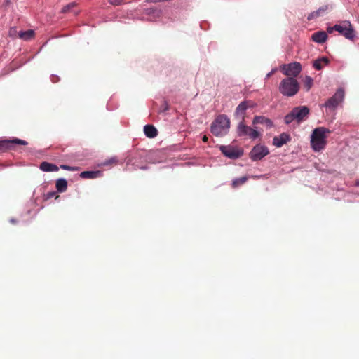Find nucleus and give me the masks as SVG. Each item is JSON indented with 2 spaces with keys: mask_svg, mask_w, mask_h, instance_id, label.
I'll return each instance as SVG.
<instances>
[{
  "mask_svg": "<svg viewBox=\"0 0 359 359\" xmlns=\"http://www.w3.org/2000/svg\"><path fill=\"white\" fill-rule=\"evenodd\" d=\"M144 135L149 138L156 137L158 135L157 129L153 126L150 124L145 125L144 127Z\"/></svg>",
  "mask_w": 359,
  "mask_h": 359,
  "instance_id": "f3484780",
  "label": "nucleus"
},
{
  "mask_svg": "<svg viewBox=\"0 0 359 359\" xmlns=\"http://www.w3.org/2000/svg\"><path fill=\"white\" fill-rule=\"evenodd\" d=\"M68 182L65 178H59L56 180L55 187L57 191L59 193H63L67 189Z\"/></svg>",
  "mask_w": 359,
  "mask_h": 359,
  "instance_id": "a211bd4d",
  "label": "nucleus"
},
{
  "mask_svg": "<svg viewBox=\"0 0 359 359\" xmlns=\"http://www.w3.org/2000/svg\"><path fill=\"white\" fill-rule=\"evenodd\" d=\"M55 194H56V191H49L45 195V199L49 200V199L52 198L53 197H54L55 196Z\"/></svg>",
  "mask_w": 359,
  "mask_h": 359,
  "instance_id": "2f4dec72",
  "label": "nucleus"
},
{
  "mask_svg": "<svg viewBox=\"0 0 359 359\" xmlns=\"http://www.w3.org/2000/svg\"><path fill=\"white\" fill-rule=\"evenodd\" d=\"M292 137L290 135L287 133H282L278 136H275L273 139V144L276 147H281L285 144L290 142Z\"/></svg>",
  "mask_w": 359,
  "mask_h": 359,
  "instance_id": "ddd939ff",
  "label": "nucleus"
},
{
  "mask_svg": "<svg viewBox=\"0 0 359 359\" xmlns=\"http://www.w3.org/2000/svg\"><path fill=\"white\" fill-rule=\"evenodd\" d=\"M203 142H207V141H208V137H207L206 136H204V137H203Z\"/></svg>",
  "mask_w": 359,
  "mask_h": 359,
  "instance_id": "ea45409f",
  "label": "nucleus"
},
{
  "mask_svg": "<svg viewBox=\"0 0 359 359\" xmlns=\"http://www.w3.org/2000/svg\"><path fill=\"white\" fill-rule=\"evenodd\" d=\"M355 186L359 187V180L355 181Z\"/></svg>",
  "mask_w": 359,
  "mask_h": 359,
  "instance_id": "58836bf2",
  "label": "nucleus"
},
{
  "mask_svg": "<svg viewBox=\"0 0 359 359\" xmlns=\"http://www.w3.org/2000/svg\"><path fill=\"white\" fill-rule=\"evenodd\" d=\"M101 175L102 172L99 170L83 171L80 174V176L84 179H95L100 177Z\"/></svg>",
  "mask_w": 359,
  "mask_h": 359,
  "instance_id": "6ab92c4d",
  "label": "nucleus"
},
{
  "mask_svg": "<svg viewBox=\"0 0 359 359\" xmlns=\"http://www.w3.org/2000/svg\"><path fill=\"white\" fill-rule=\"evenodd\" d=\"M337 26H338V24H335L333 27H327V32L326 33L332 34L333 32V31H337Z\"/></svg>",
  "mask_w": 359,
  "mask_h": 359,
  "instance_id": "7c9ffc66",
  "label": "nucleus"
},
{
  "mask_svg": "<svg viewBox=\"0 0 359 359\" xmlns=\"http://www.w3.org/2000/svg\"><path fill=\"white\" fill-rule=\"evenodd\" d=\"M317 18H318V15H317V14H316V12L314 11L309 14V15L307 16V20H312L316 19Z\"/></svg>",
  "mask_w": 359,
  "mask_h": 359,
  "instance_id": "473e14b6",
  "label": "nucleus"
},
{
  "mask_svg": "<svg viewBox=\"0 0 359 359\" xmlns=\"http://www.w3.org/2000/svg\"><path fill=\"white\" fill-rule=\"evenodd\" d=\"M328 9L327 5H324L323 6H320L319 8L315 11L316 14H317L318 18L320 16H322L325 15Z\"/></svg>",
  "mask_w": 359,
  "mask_h": 359,
  "instance_id": "a878e982",
  "label": "nucleus"
},
{
  "mask_svg": "<svg viewBox=\"0 0 359 359\" xmlns=\"http://www.w3.org/2000/svg\"><path fill=\"white\" fill-rule=\"evenodd\" d=\"M75 5H76V4L74 2H72V3L67 4L62 8L61 13H65L69 12L72 8H73L75 6Z\"/></svg>",
  "mask_w": 359,
  "mask_h": 359,
  "instance_id": "bb28decb",
  "label": "nucleus"
},
{
  "mask_svg": "<svg viewBox=\"0 0 359 359\" xmlns=\"http://www.w3.org/2000/svg\"><path fill=\"white\" fill-rule=\"evenodd\" d=\"M344 98V90L343 88H338L335 93L329 98L323 107L329 110H334Z\"/></svg>",
  "mask_w": 359,
  "mask_h": 359,
  "instance_id": "6e6552de",
  "label": "nucleus"
},
{
  "mask_svg": "<svg viewBox=\"0 0 359 359\" xmlns=\"http://www.w3.org/2000/svg\"><path fill=\"white\" fill-rule=\"evenodd\" d=\"M247 180H248L247 176H243L241 177L236 178L232 180L231 185L234 188L238 187L241 186V184H244L247 181Z\"/></svg>",
  "mask_w": 359,
  "mask_h": 359,
  "instance_id": "4be33fe9",
  "label": "nucleus"
},
{
  "mask_svg": "<svg viewBox=\"0 0 359 359\" xmlns=\"http://www.w3.org/2000/svg\"><path fill=\"white\" fill-rule=\"evenodd\" d=\"M236 135L238 137H249L252 140H256L261 136V133L255 128L246 125L245 120H241L236 126Z\"/></svg>",
  "mask_w": 359,
  "mask_h": 359,
  "instance_id": "39448f33",
  "label": "nucleus"
},
{
  "mask_svg": "<svg viewBox=\"0 0 359 359\" xmlns=\"http://www.w3.org/2000/svg\"><path fill=\"white\" fill-rule=\"evenodd\" d=\"M219 149L226 157L232 160H236L243 155L242 149L235 148L231 145H221Z\"/></svg>",
  "mask_w": 359,
  "mask_h": 359,
  "instance_id": "9d476101",
  "label": "nucleus"
},
{
  "mask_svg": "<svg viewBox=\"0 0 359 359\" xmlns=\"http://www.w3.org/2000/svg\"><path fill=\"white\" fill-rule=\"evenodd\" d=\"M330 131L324 127L315 128L311 135V146L314 151L318 152L326 146V134Z\"/></svg>",
  "mask_w": 359,
  "mask_h": 359,
  "instance_id": "f03ea898",
  "label": "nucleus"
},
{
  "mask_svg": "<svg viewBox=\"0 0 359 359\" xmlns=\"http://www.w3.org/2000/svg\"><path fill=\"white\" fill-rule=\"evenodd\" d=\"M276 71V69H272L271 71L270 72H269L266 75V77H265V79H268L270 78V76L271 75H273L274 74V72Z\"/></svg>",
  "mask_w": 359,
  "mask_h": 359,
  "instance_id": "e433bc0d",
  "label": "nucleus"
},
{
  "mask_svg": "<svg viewBox=\"0 0 359 359\" xmlns=\"http://www.w3.org/2000/svg\"><path fill=\"white\" fill-rule=\"evenodd\" d=\"M14 144L27 145L28 142L25 140L18 138H13V140H0V150L11 149Z\"/></svg>",
  "mask_w": 359,
  "mask_h": 359,
  "instance_id": "f8f14e48",
  "label": "nucleus"
},
{
  "mask_svg": "<svg viewBox=\"0 0 359 359\" xmlns=\"http://www.w3.org/2000/svg\"><path fill=\"white\" fill-rule=\"evenodd\" d=\"M10 222L12 223V224H15L17 222V221H16L15 219L11 218L10 219Z\"/></svg>",
  "mask_w": 359,
  "mask_h": 359,
  "instance_id": "4c0bfd02",
  "label": "nucleus"
},
{
  "mask_svg": "<svg viewBox=\"0 0 359 359\" xmlns=\"http://www.w3.org/2000/svg\"><path fill=\"white\" fill-rule=\"evenodd\" d=\"M19 37L25 41H29L34 36V31L28 29L26 31H20L18 34Z\"/></svg>",
  "mask_w": 359,
  "mask_h": 359,
  "instance_id": "aec40b11",
  "label": "nucleus"
},
{
  "mask_svg": "<svg viewBox=\"0 0 359 359\" xmlns=\"http://www.w3.org/2000/svg\"><path fill=\"white\" fill-rule=\"evenodd\" d=\"M126 163L128 165H131L132 166H133V168L135 170L140 169V170H145L149 168L147 165H141V166L138 165L137 164H136V163L135 161H133V159H128Z\"/></svg>",
  "mask_w": 359,
  "mask_h": 359,
  "instance_id": "b1692460",
  "label": "nucleus"
},
{
  "mask_svg": "<svg viewBox=\"0 0 359 359\" xmlns=\"http://www.w3.org/2000/svg\"><path fill=\"white\" fill-rule=\"evenodd\" d=\"M77 13H78V12H77V11L74 12V15H76Z\"/></svg>",
  "mask_w": 359,
  "mask_h": 359,
  "instance_id": "a19ab883",
  "label": "nucleus"
},
{
  "mask_svg": "<svg viewBox=\"0 0 359 359\" xmlns=\"http://www.w3.org/2000/svg\"><path fill=\"white\" fill-rule=\"evenodd\" d=\"M269 154L268 147L264 144H257L251 149L249 156L252 161L262 160Z\"/></svg>",
  "mask_w": 359,
  "mask_h": 359,
  "instance_id": "1a4fd4ad",
  "label": "nucleus"
},
{
  "mask_svg": "<svg viewBox=\"0 0 359 359\" xmlns=\"http://www.w3.org/2000/svg\"><path fill=\"white\" fill-rule=\"evenodd\" d=\"M318 60H320V62L323 63L325 65H327L329 64V60L327 57L318 58Z\"/></svg>",
  "mask_w": 359,
  "mask_h": 359,
  "instance_id": "72a5a7b5",
  "label": "nucleus"
},
{
  "mask_svg": "<svg viewBox=\"0 0 359 359\" xmlns=\"http://www.w3.org/2000/svg\"><path fill=\"white\" fill-rule=\"evenodd\" d=\"M313 83V80L310 76H306L304 81V88L306 91H309Z\"/></svg>",
  "mask_w": 359,
  "mask_h": 359,
  "instance_id": "5701e85b",
  "label": "nucleus"
},
{
  "mask_svg": "<svg viewBox=\"0 0 359 359\" xmlns=\"http://www.w3.org/2000/svg\"><path fill=\"white\" fill-rule=\"evenodd\" d=\"M144 13L147 15L151 16L153 18H156L160 16L161 10L156 8H148L144 9Z\"/></svg>",
  "mask_w": 359,
  "mask_h": 359,
  "instance_id": "412c9836",
  "label": "nucleus"
},
{
  "mask_svg": "<svg viewBox=\"0 0 359 359\" xmlns=\"http://www.w3.org/2000/svg\"><path fill=\"white\" fill-rule=\"evenodd\" d=\"M117 158L115 156L111 157L109 159H106L102 161L99 165L100 166H109L111 164L117 163Z\"/></svg>",
  "mask_w": 359,
  "mask_h": 359,
  "instance_id": "393cba45",
  "label": "nucleus"
},
{
  "mask_svg": "<svg viewBox=\"0 0 359 359\" xmlns=\"http://www.w3.org/2000/svg\"><path fill=\"white\" fill-rule=\"evenodd\" d=\"M60 168L62 170H68V171H75V170H78V169H79L77 167H73V166H70V165H61Z\"/></svg>",
  "mask_w": 359,
  "mask_h": 359,
  "instance_id": "c85d7f7f",
  "label": "nucleus"
},
{
  "mask_svg": "<svg viewBox=\"0 0 359 359\" xmlns=\"http://www.w3.org/2000/svg\"><path fill=\"white\" fill-rule=\"evenodd\" d=\"M255 104L250 100L242 101L236 108L234 115L236 117L241 116V120H245V111L249 108H253Z\"/></svg>",
  "mask_w": 359,
  "mask_h": 359,
  "instance_id": "9b49d317",
  "label": "nucleus"
},
{
  "mask_svg": "<svg viewBox=\"0 0 359 359\" xmlns=\"http://www.w3.org/2000/svg\"><path fill=\"white\" fill-rule=\"evenodd\" d=\"M263 124L270 129L274 126L273 122L269 118L264 116H255L252 119V125Z\"/></svg>",
  "mask_w": 359,
  "mask_h": 359,
  "instance_id": "4468645a",
  "label": "nucleus"
},
{
  "mask_svg": "<svg viewBox=\"0 0 359 359\" xmlns=\"http://www.w3.org/2000/svg\"><path fill=\"white\" fill-rule=\"evenodd\" d=\"M309 111V109L306 106L295 107L290 113L284 116V123L286 125H289L294 121H296L298 123H300L306 119Z\"/></svg>",
  "mask_w": 359,
  "mask_h": 359,
  "instance_id": "20e7f679",
  "label": "nucleus"
},
{
  "mask_svg": "<svg viewBox=\"0 0 359 359\" xmlns=\"http://www.w3.org/2000/svg\"><path fill=\"white\" fill-rule=\"evenodd\" d=\"M299 83L292 77H286L280 82L278 90L284 97H294L299 90Z\"/></svg>",
  "mask_w": 359,
  "mask_h": 359,
  "instance_id": "7ed1b4c3",
  "label": "nucleus"
},
{
  "mask_svg": "<svg viewBox=\"0 0 359 359\" xmlns=\"http://www.w3.org/2000/svg\"><path fill=\"white\" fill-rule=\"evenodd\" d=\"M109 2L112 5L118 6L123 3V0H110Z\"/></svg>",
  "mask_w": 359,
  "mask_h": 359,
  "instance_id": "f704fd0d",
  "label": "nucleus"
},
{
  "mask_svg": "<svg viewBox=\"0 0 359 359\" xmlns=\"http://www.w3.org/2000/svg\"><path fill=\"white\" fill-rule=\"evenodd\" d=\"M311 39L316 43H323L327 39V34L324 31L316 32L312 34Z\"/></svg>",
  "mask_w": 359,
  "mask_h": 359,
  "instance_id": "2eb2a0df",
  "label": "nucleus"
},
{
  "mask_svg": "<svg viewBox=\"0 0 359 359\" xmlns=\"http://www.w3.org/2000/svg\"><path fill=\"white\" fill-rule=\"evenodd\" d=\"M323 63L318 59L316 60L313 63V67L317 70H321L323 68Z\"/></svg>",
  "mask_w": 359,
  "mask_h": 359,
  "instance_id": "c756f323",
  "label": "nucleus"
},
{
  "mask_svg": "<svg viewBox=\"0 0 359 359\" xmlns=\"http://www.w3.org/2000/svg\"><path fill=\"white\" fill-rule=\"evenodd\" d=\"M39 168L43 171V172H57L59 170V167L56 165L55 164L48 163L46 161L42 162L40 165Z\"/></svg>",
  "mask_w": 359,
  "mask_h": 359,
  "instance_id": "dca6fc26",
  "label": "nucleus"
},
{
  "mask_svg": "<svg viewBox=\"0 0 359 359\" xmlns=\"http://www.w3.org/2000/svg\"><path fill=\"white\" fill-rule=\"evenodd\" d=\"M50 79L53 83H56L59 81V77L55 74L51 75Z\"/></svg>",
  "mask_w": 359,
  "mask_h": 359,
  "instance_id": "c9c22d12",
  "label": "nucleus"
},
{
  "mask_svg": "<svg viewBox=\"0 0 359 359\" xmlns=\"http://www.w3.org/2000/svg\"><path fill=\"white\" fill-rule=\"evenodd\" d=\"M280 71L287 77L296 78L302 71V65L298 62L283 64L280 67Z\"/></svg>",
  "mask_w": 359,
  "mask_h": 359,
  "instance_id": "0eeeda50",
  "label": "nucleus"
},
{
  "mask_svg": "<svg viewBox=\"0 0 359 359\" xmlns=\"http://www.w3.org/2000/svg\"><path fill=\"white\" fill-rule=\"evenodd\" d=\"M169 109L170 107L168 102L166 100H165L159 109V112L166 113Z\"/></svg>",
  "mask_w": 359,
  "mask_h": 359,
  "instance_id": "cd10ccee",
  "label": "nucleus"
},
{
  "mask_svg": "<svg viewBox=\"0 0 359 359\" xmlns=\"http://www.w3.org/2000/svg\"><path fill=\"white\" fill-rule=\"evenodd\" d=\"M231 127L230 118L226 114L217 115L210 125V132L213 135L221 137L229 133Z\"/></svg>",
  "mask_w": 359,
  "mask_h": 359,
  "instance_id": "f257e3e1",
  "label": "nucleus"
},
{
  "mask_svg": "<svg viewBox=\"0 0 359 359\" xmlns=\"http://www.w3.org/2000/svg\"><path fill=\"white\" fill-rule=\"evenodd\" d=\"M337 32L348 40L353 41L356 38L355 30L349 20H344L338 24Z\"/></svg>",
  "mask_w": 359,
  "mask_h": 359,
  "instance_id": "423d86ee",
  "label": "nucleus"
}]
</instances>
